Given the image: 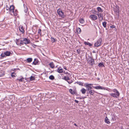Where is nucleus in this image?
Segmentation results:
<instances>
[{
    "label": "nucleus",
    "instance_id": "nucleus-60",
    "mask_svg": "<svg viewBox=\"0 0 129 129\" xmlns=\"http://www.w3.org/2000/svg\"><path fill=\"white\" fill-rule=\"evenodd\" d=\"M94 11V12H96V11Z\"/></svg>",
    "mask_w": 129,
    "mask_h": 129
},
{
    "label": "nucleus",
    "instance_id": "nucleus-9",
    "mask_svg": "<svg viewBox=\"0 0 129 129\" xmlns=\"http://www.w3.org/2000/svg\"><path fill=\"white\" fill-rule=\"evenodd\" d=\"M9 11L10 13H14V7L13 5H11L9 6Z\"/></svg>",
    "mask_w": 129,
    "mask_h": 129
},
{
    "label": "nucleus",
    "instance_id": "nucleus-42",
    "mask_svg": "<svg viewBox=\"0 0 129 129\" xmlns=\"http://www.w3.org/2000/svg\"><path fill=\"white\" fill-rule=\"evenodd\" d=\"M110 27L111 28H114L115 27V26L114 25H112L110 26Z\"/></svg>",
    "mask_w": 129,
    "mask_h": 129
},
{
    "label": "nucleus",
    "instance_id": "nucleus-13",
    "mask_svg": "<svg viewBox=\"0 0 129 129\" xmlns=\"http://www.w3.org/2000/svg\"><path fill=\"white\" fill-rule=\"evenodd\" d=\"M19 29L20 32H21L22 34L24 33V31L22 26L20 25L19 26Z\"/></svg>",
    "mask_w": 129,
    "mask_h": 129
},
{
    "label": "nucleus",
    "instance_id": "nucleus-62",
    "mask_svg": "<svg viewBox=\"0 0 129 129\" xmlns=\"http://www.w3.org/2000/svg\"><path fill=\"white\" fill-rule=\"evenodd\" d=\"M87 96H88V95H87Z\"/></svg>",
    "mask_w": 129,
    "mask_h": 129
},
{
    "label": "nucleus",
    "instance_id": "nucleus-50",
    "mask_svg": "<svg viewBox=\"0 0 129 129\" xmlns=\"http://www.w3.org/2000/svg\"><path fill=\"white\" fill-rule=\"evenodd\" d=\"M33 64L35 65V62L34 61L33 62Z\"/></svg>",
    "mask_w": 129,
    "mask_h": 129
},
{
    "label": "nucleus",
    "instance_id": "nucleus-46",
    "mask_svg": "<svg viewBox=\"0 0 129 129\" xmlns=\"http://www.w3.org/2000/svg\"><path fill=\"white\" fill-rule=\"evenodd\" d=\"M23 40L25 41V40H27V39L25 38Z\"/></svg>",
    "mask_w": 129,
    "mask_h": 129
},
{
    "label": "nucleus",
    "instance_id": "nucleus-56",
    "mask_svg": "<svg viewBox=\"0 0 129 129\" xmlns=\"http://www.w3.org/2000/svg\"><path fill=\"white\" fill-rule=\"evenodd\" d=\"M86 97H82L83 99H84L85 98H86Z\"/></svg>",
    "mask_w": 129,
    "mask_h": 129
},
{
    "label": "nucleus",
    "instance_id": "nucleus-58",
    "mask_svg": "<svg viewBox=\"0 0 129 129\" xmlns=\"http://www.w3.org/2000/svg\"><path fill=\"white\" fill-rule=\"evenodd\" d=\"M53 39L54 40H55L54 38H53Z\"/></svg>",
    "mask_w": 129,
    "mask_h": 129
},
{
    "label": "nucleus",
    "instance_id": "nucleus-17",
    "mask_svg": "<svg viewBox=\"0 0 129 129\" xmlns=\"http://www.w3.org/2000/svg\"><path fill=\"white\" fill-rule=\"evenodd\" d=\"M84 44L85 45H88L89 47H91L92 45V44L89 43L88 42H84Z\"/></svg>",
    "mask_w": 129,
    "mask_h": 129
},
{
    "label": "nucleus",
    "instance_id": "nucleus-49",
    "mask_svg": "<svg viewBox=\"0 0 129 129\" xmlns=\"http://www.w3.org/2000/svg\"><path fill=\"white\" fill-rule=\"evenodd\" d=\"M77 99H82V98L80 97H78L76 98Z\"/></svg>",
    "mask_w": 129,
    "mask_h": 129
},
{
    "label": "nucleus",
    "instance_id": "nucleus-40",
    "mask_svg": "<svg viewBox=\"0 0 129 129\" xmlns=\"http://www.w3.org/2000/svg\"><path fill=\"white\" fill-rule=\"evenodd\" d=\"M41 29H39L38 30V33L39 34H40V35L41 34Z\"/></svg>",
    "mask_w": 129,
    "mask_h": 129
},
{
    "label": "nucleus",
    "instance_id": "nucleus-41",
    "mask_svg": "<svg viewBox=\"0 0 129 129\" xmlns=\"http://www.w3.org/2000/svg\"><path fill=\"white\" fill-rule=\"evenodd\" d=\"M73 80H72L71 81H68V83H69V84H71L73 82Z\"/></svg>",
    "mask_w": 129,
    "mask_h": 129
},
{
    "label": "nucleus",
    "instance_id": "nucleus-3",
    "mask_svg": "<svg viewBox=\"0 0 129 129\" xmlns=\"http://www.w3.org/2000/svg\"><path fill=\"white\" fill-rule=\"evenodd\" d=\"M93 84H88L87 83H86L84 84V86L86 88V90H89L92 89V86Z\"/></svg>",
    "mask_w": 129,
    "mask_h": 129
},
{
    "label": "nucleus",
    "instance_id": "nucleus-29",
    "mask_svg": "<svg viewBox=\"0 0 129 129\" xmlns=\"http://www.w3.org/2000/svg\"><path fill=\"white\" fill-rule=\"evenodd\" d=\"M49 78L50 79L53 80L54 79V77L53 75H51L49 77Z\"/></svg>",
    "mask_w": 129,
    "mask_h": 129
},
{
    "label": "nucleus",
    "instance_id": "nucleus-20",
    "mask_svg": "<svg viewBox=\"0 0 129 129\" xmlns=\"http://www.w3.org/2000/svg\"><path fill=\"white\" fill-rule=\"evenodd\" d=\"M86 91V89H85L84 88H82L81 90V91L82 92V94H84Z\"/></svg>",
    "mask_w": 129,
    "mask_h": 129
},
{
    "label": "nucleus",
    "instance_id": "nucleus-4",
    "mask_svg": "<svg viewBox=\"0 0 129 129\" xmlns=\"http://www.w3.org/2000/svg\"><path fill=\"white\" fill-rule=\"evenodd\" d=\"M58 13L59 16L62 18H64L63 13L60 9H59L57 11Z\"/></svg>",
    "mask_w": 129,
    "mask_h": 129
},
{
    "label": "nucleus",
    "instance_id": "nucleus-27",
    "mask_svg": "<svg viewBox=\"0 0 129 129\" xmlns=\"http://www.w3.org/2000/svg\"><path fill=\"white\" fill-rule=\"evenodd\" d=\"M35 80V77L34 76H31L29 78V80L30 81H31Z\"/></svg>",
    "mask_w": 129,
    "mask_h": 129
},
{
    "label": "nucleus",
    "instance_id": "nucleus-16",
    "mask_svg": "<svg viewBox=\"0 0 129 129\" xmlns=\"http://www.w3.org/2000/svg\"><path fill=\"white\" fill-rule=\"evenodd\" d=\"M60 67H59L57 70V71L59 73H62L63 72V69L62 68L60 69Z\"/></svg>",
    "mask_w": 129,
    "mask_h": 129
},
{
    "label": "nucleus",
    "instance_id": "nucleus-14",
    "mask_svg": "<svg viewBox=\"0 0 129 129\" xmlns=\"http://www.w3.org/2000/svg\"><path fill=\"white\" fill-rule=\"evenodd\" d=\"M96 9L98 11V13H100V12L101 13L103 12V10L100 7H97V8Z\"/></svg>",
    "mask_w": 129,
    "mask_h": 129
},
{
    "label": "nucleus",
    "instance_id": "nucleus-1",
    "mask_svg": "<svg viewBox=\"0 0 129 129\" xmlns=\"http://www.w3.org/2000/svg\"><path fill=\"white\" fill-rule=\"evenodd\" d=\"M112 91L114 93H110V95L114 98H118L120 95V93L118 90L116 89H114Z\"/></svg>",
    "mask_w": 129,
    "mask_h": 129
},
{
    "label": "nucleus",
    "instance_id": "nucleus-15",
    "mask_svg": "<svg viewBox=\"0 0 129 129\" xmlns=\"http://www.w3.org/2000/svg\"><path fill=\"white\" fill-rule=\"evenodd\" d=\"M4 54L6 56H8L10 55L11 54V53L10 51H7L5 52H4Z\"/></svg>",
    "mask_w": 129,
    "mask_h": 129
},
{
    "label": "nucleus",
    "instance_id": "nucleus-31",
    "mask_svg": "<svg viewBox=\"0 0 129 129\" xmlns=\"http://www.w3.org/2000/svg\"><path fill=\"white\" fill-rule=\"evenodd\" d=\"M35 62V65L37 64L38 62V60L37 58H35L34 60Z\"/></svg>",
    "mask_w": 129,
    "mask_h": 129
},
{
    "label": "nucleus",
    "instance_id": "nucleus-43",
    "mask_svg": "<svg viewBox=\"0 0 129 129\" xmlns=\"http://www.w3.org/2000/svg\"><path fill=\"white\" fill-rule=\"evenodd\" d=\"M64 72L66 74H68V75H70V74L68 72H65V71H64Z\"/></svg>",
    "mask_w": 129,
    "mask_h": 129
},
{
    "label": "nucleus",
    "instance_id": "nucleus-61",
    "mask_svg": "<svg viewBox=\"0 0 129 129\" xmlns=\"http://www.w3.org/2000/svg\"><path fill=\"white\" fill-rule=\"evenodd\" d=\"M106 89L108 90L107 89H108V88H106Z\"/></svg>",
    "mask_w": 129,
    "mask_h": 129
},
{
    "label": "nucleus",
    "instance_id": "nucleus-34",
    "mask_svg": "<svg viewBox=\"0 0 129 129\" xmlns=\"http://www.w3.org/2000/svg\"><path fill=\"white\" fill-rule=\"evenodd\" d=\"M5 55L4 54V53H2L1 55V57L0 58H3L4 57H5Z\"/></svg>",
    "mask_w": 129,
    "mask_h": 129
},
{
    "label": "nucleus",
    "instance_id": "nucleus-11",
    "mask_svg": "<svg viewBox=\"0 0 129 129\" xmlns=\"http://www.w3.org/2000/svg\"><path fill=\"white\" fill-rule=\"evenodd\" d=\"M119 9V7L118 6H117L115 8H114V10L115 12L119 14L120 12Z\"/></svg>",
    "mask_w": 129,
    "mask_h": 129
},
{
    "label": "nucleus",
    "instance_id": "nucleus-25",
    "mask_svg": "<svg viewBox=\"0 0 129 129\" xmlns=\"http://www.w3.org/2000/svg\"><path fill=\"white\" fill-rule=\"evenodd\" d=\"M81 29L80 28L78 27L77 28L76 31L78 33H80L81 32Z\"/></svg>",
    "mask_w": 129,
    "mask_h": 129
},
{
    "label": "nucleus",
    "instance_id": "nucleus-53",
    "mask_svg": "<svg viewBox=\"0 0 129 129\" xmlns=\"http://www.w3.org/2000/svg\"><path fill=\"white\" fill-rule=\"evenodd\" d=\"M95 52L94 51H93V53H95Z\"/></svg>",
    "mask_w": 129,
    "mask_h": 129
},
{
    "label": "nucleus",
    "instance_id": "nucleus-5",
    "mask_svg": "<svg viewBox=\"0 0 129 129\" xmlns=\"http://www.w3.org/2000/svg\"><path fill=\"white\" fill-rule=\"evenodd\" d=\"M87 93L88 94H89L90 95H93L95 91L94 90H92V89L86 90Z\"/></svg>",
    "mask_w": 129,
    "mask_h": 129
},
{
    "label": "nucleus",
    "instance_id": "nucleus-30",
    "mask_svg": "<svg viewBox=\"0 0 129 129\" xmlns=\"http://www.w3.org/2000/svg\"><path fill=\"white\" fill-rule=\"evenodd\" d=\"M15 75H16V73L15 74V73L14 72H12L11 74V76L12 78L15 77L16 76H15Z\"/></svg>",
    "mask_w": 129,
    "mask_h": 129
},
{
    "label": "nucleus",
    "instance_id": "nucleus-47",
    "mask_svg": "<svg viewBox=\"0 0 129 129\" xmlns=\"http://www.w3.org/2000/svg\"><path fill=\"white\" fill-rule=\"evenodd\" d=\"M74 125L76 126H77V125L75 123L74 124Z\"/></svg>",
    "mask_w": 129,
    "mask_h": 129
},
{
    "label": "nucleus",
    "instance_id": "nucleus-36",
    "mask_svg": "<svg viewBox=\"0 0 129 129\" xmlns=\"http://www.w3.org/2000/svg\"><path fill=\"white\" fill-rule=\"evenodd\" d=\"M24 12H25V13H26L28 11V9H27V7H24Z\"/></svg>",
    "mask_w": 129,
    "mask_h": 129
},
{
    "label": "nucleus",
    "instance_id": "nucleus-26",
    "mask_svg": "<svg viewBox=\"0 0 129 129\" xmlns=\"http://www.w3.org/2000/svg\"><path fill=\"white\" fill-rule=\"evenodd\" d=\"M76 83L80 85L83 86V83L81 82L77 81L75 83Z\"/></svg>",
    "mask_w": 129,
    "mask_h": 129
},
{
    "label": "nucleus",
    "instance_id": "nucleus-48",
    "mask_svg": "<svg viewBox=\"0 0 129 129\" xmlns=\"http://www.w3.org/2000/svg\"><path fill=\"white\" fill-rule=\"evenodd\" d=\"M33 46H33V47H34V48H35L37 46L36 45H34V44H33Z\"/></svg>",
    "mask_w": 129,
    "mask_h": 129
},
{
    "label": "nucleus",
    "instance_id": "nucleus-24",
    "mask_svg": "<svg viewBox=\"0 0 129 129\" xmlns=\"http://www.w3.org/2000/svg\"><path fill=\"white\" fill-rule=\"evenodd\" d=\"M49 65L51 68H54V64L53 62L50 63L49 64Z\"/></svg>",
    "mask_w": 129,
    "mask_h": 129
},
{
    "label": "nucleus",
    "instance_id": "nucleus-38",
    "mask_svg": "<svg viewBox=\"0 0 129 129\" xmlns=\"http://www.w3.org/2000/svg\"><path fill=\"white\" fill-rule=\"evenodd\" d=\"M77 53H78V54H79L81 53V51L80 49H78L77 50Z\"/></svg>",
    "mask_w": 129,
    "mask_h": 129
},
{
    "label": "nucleus",
    "instance_id": "nucleus-8",
    "mask_svg": "<svg viewBox=\"0 0 129 129\" xmlns=\"http://www.w3.org/2000/svg\"><path fill=\"white\" fill-rule=\"evenodd\" d=\"M95 14L98 16L100 21H102L103 20V14H102L100 13H98L97 14L95 13Z\"/></svg>",
    "mask_w": 129,
    "mask_h": 129
},
{
    "label": "nucleus",
    "instance_id": "nucleus-21",
    "mask_svg": "<svg viewBox=\"0 0 129 129\" xmlns=\"http://www.w3.org/2000/svg\"><path fill=\"white\" fill-rule=\"evenodd\" d=\"M69 91L70 92V93L72 94H77L76 92H75L72 89H70L69 90Z\"/></svg>",
    "mask_w": 129,
    "mask_h": 129
},
{
    "label": "nucleus",
    "instance_id": "nucleus-44",
    "mask_svg": "<svg viewBox=\"0 0 129 129\" xmlns=\"http://www.w3.org/2000/svg\"><path fill=\"white\" fill-rule=\"evenodd\" d=\"M75 102L77 103H79V101L77 100H75Z\"/></svg>",
    "mask_w": 129,
    "mask_h": 129
},
{
    "label": "nucleus",
    "instance_id": "nucleus-23",
    "mask_svg": "<svg viewBox=\"0 0 129 129\" xmlns=\"http://www.w3.org/2000/svg\"><path fill=\"white\" fill-rule=\"evenodd\" d=\"M32 60V59L31 58H29L27 59L26 61L30 63L31 62Z\"/></svg>",
    "mask_w": 129,
    "mask_h": 129
},
{
    "label": "nucleus",
    "instance_id": "nucleus-12",
    "mask_svg": "<svg viewBox=\"0 0 129 129\" xmlns=\"http://www.w3.org/2000/svg\"><path fill=\"white\" fill-rule=\"evenodd\" d=\"M15 42L18 45L20 46H21L22 45H23L22 41H15Z\"/></svg>",
    "mask_w": 129,
    "mask_h": 129
},
{
    "label": "nucleus",
    "instance_id": "nucleus-55",
    "mask_svg": "<svg viewBox=\"0 0 129 129\" xmlns=\"http://www.w3.org/2000/svg\"><path fill=\"white\" fill-rule=\"evenodd\" d=\"M16 70V69H13V71H15V70Z\"/></svg>",
    "mask_w": 129,
    "mask_h": 129
},
{
    "label": "nucleus",
    "instance_id": "nucleus-19",
    "mask_svg": "<svg viewBox=\"0 0 129 129\" xmlns=\"http://www.w3.org/2000/svg\"><path fill=\"white\" fill-rule=\"evenodd\" d=\"M62 79L68 82V80H70V78L69 77H66L65 76L63 78H62Z\"/></svg>",
    "mask_w": 129,
    "mask_h": 129
},
{
    "label": "nucleus",
    "instance_id": "nucleus-18",
    "mask_svg": "<svg viewBox=\"0 0 129 129\" xmlns=\"http://www.w3.org/2000/svg\"><path fill=\"white\" fill-rule=\"evenodd\" d=\"M105 122L107 124H109L110 123V122L108 118L106 117L105 119Z\"/></svg>",
    "mask_w": 129,
    "mask_h": 129
},
{
    "label": "nucleus",
    "instance_id": "nucleus-2",
    "mask_svg": "<svg viewBox=\"0 0 129 129\" xmlns=\"http://www.w3.org/2000/svg\"><path fill=\"white\" fill-rule=\"evenodd\" d=\"M88 62L91 66H92L94 63V59H93L90 56L88 55Z\"/></svg>",
    "mask_w": 129,
    "mask_h": 129
},
{
    "label": "nucleus",
    "instance_id": "nucleus-52",
    "mask_svg": "<svg viewBox=\"0 0 129 129\" xmlns=\"http://www.w3.org/2000/svg\"><path fill=\"white\" fill-rule=\"evenodd\" d=\"M53 41L52 42V43H54V42H55V41Z\"/></svg>",
    "mask_w": 129,
    "mask_h": 129
},
{
    "label": "nucleus",
    "instance_id": "nucleus-10",
    "mask_svg": "<svg viewBox=\"0 0 129 129\" xmlns=\"http://www.w3.org/2000/svg\"><path fill=\"white\" fill-rule=\"evenodd\" d=\"M89 18L93 20H95L97 19V16L95 15H90L89 16Z\"/></svg>",
    "mask_w": 129,
    "mask_h": 129
},
{
    "label": "nucleus",
    "instance_id": "nucleus-37",
    "mask_svg": "<svg viewBox=\"0 0 129 129\" xmlns=\"http://www.w3.org/2000/svg\"><path fill=\"white\" fill-rule=\"evenodd\" d=\"M80 23H83L84 22V20L82 19H81L80 20Z\"/></svg>",
    "mask_w": 129,
    "mask_h": 129
},
{
    "label": "nucleus",
    "instance_id": "nucleus-28",
    "mask_svg": "<svg viewBox=\"0 0 129 129\" xmlns=\"http://www.w3.org/2000/svg\"><path fill=\"white\" fill-rule=\"evenodd\" d=\"M98 66L99 67H104V65L103 64V63H99Z\"/></svg>",
    "mask_w": 129,
    "mask_h": 129
},
{
    "label": "nucleus",
    "instance_id": "nucleus-35",
    "mask_svg": "<svg viewBox=\"0 0 129 129\" xmlns=\"http://www.w3.org/2000/svg\"><path fill=\"white\" fill-rule=\"evenodd\" d=\"M17 11L16 10H15V11L14 10V13H13V14L14 16H16L17 15Z\"/></svg>",
    "mask_w": 129,
    "mask_h": 129
},
{
    "label": "nucleus",
    "instance_id": "nucleus-51",
    "mask_svg": "<svg viewBox=\"0 0 129 129\" xmlns=\"http://www.w3.org/2000/svg\"><path fill=\"white\" fill-rule=\"evenodd\" d=\"M75 95H76L77 96H78L79 95V94H78L77 93L76 94H75Z\"/></svg>",
    "mask_w": 129,
    "mask_h": 129
},
{
    "label": "nucleus",
    "instance_id": "nucleus-7",
    "mask_svg": "<svg viewBox=\"0 0 129 129\" xmlns=\"http://www.w3.org/2000/svg\"><path fill=\"white\" fill-rule=\"evenodd\" d=\"M102 42L100 41H97L94 44V47H98L100 46Z\"/></svg>",
    "mask_w": 129,
    "mask_h": 129
},
{
    "label": "nucleus",
    "instance_id": "nucleus-64",
    "mask_svg": "<svg viewBox=\"0 0 129 129\" xmlns=\"http://www.w3.org/2000/svg\"><path fill=\"white\" fill-rule=\"evenodd\" d=\"M1 76H0V77H1Z\"/></svg>",
    "mask_w": 129,
    "mask_h": 129
},
{
    "label": "nucleus",
    "instance_id": "nucleus-57",
    "mask_svg": "<svg viewBox=\"0 0 129 129\" xmlns=\"http://www.w3.org/2000/svg\"><path fill=\"white\" fill-rule=\"evenodd\" d=\"M95 76H96L97 74H96V73H95Z\"/></svg>",
    "mask_w": 129,
    "mask_h": 129
},
{
    "label": "nucleus",
    "instance_id": "nucleus-6",
    "mask_svg": "<svg viewBox=\"0 0 129 129\" xmlns=\"http://www.w3.org/2000/svg\"><path fill=\"white\" fill-rule=\"evenodd\" d=\"M93 88L97 89H104L107 90V89H105V88L104 87H102V86H99L96 87L92 86Z\"/></svg>",
    "mask_w": 129,
    "mask_h": 129
},
{
    "label": "nucleus",
    "instance_id": "nucleus-39",
    "mask_svg": "<svg viewBox=\"0 0 129 129\" xmlns=\"http://www.w3.org/2000/svg\"><path fill=\"white\" fill-rule=\"evenodd\" d=\"M6 8L7 10H9V7H8L7 5H6Z\"/></svg>",
    "mask_w": 129,
    "mask_h": 129
},
{
    "label": "nucleus",
    "instance_id": "nucleus-22",
    "mask_svg": "<svg viewBox=\"0 0 129 129\" xmlns=\"http://www.w3.org/2000/svg\"><path fill=\"white\" fill-rule=\"evenodd\" d=\"M23 43V45L24 44H28L30 43V41H22Z\"/></svg>",
    "mask_w": 129,
    "mask_h": 129
},
{
    "label": "nucleus",
    "instance_id": "nucleus-32",
    "mask_svg": "<svg viewBox=\"0 0 129 129\" xmlns=\"http://www.w3.org/2000/svg\"><path fill=\"white\" fill-rule=\"evenodd\" d=\"M24 78L23 77L22 78H21L20 79H17V80H19V81L20 82H22L24 81Z\"/></svg>",
    "mask_w": 129,
    "mask_h": 129
},
{
    "label": "nucleus",
    "instance_id": "nucleus-63",
    "mask_svg": "<svg viewBox=\"0 0 129 129\" xmlns=\"http://www.w3.org/2000/svg\"><path fill=\"white\" fill-rule=\"evenodd\" d=\"M39 42V41H37V42Z\"/></svg>",
    "mask_w": 129,
    "mask_h": 129
},
{
    "label": "nucleus",
    "instance_id": "nucleus-59",
    "mask_svg": "<svg viewBox=\"0 0 129 129\" xmlns=\"http://www.w3.org/2000/svg\"><path fill=\"white\" fill-rule=\"evenodd\" d=\"M112 119H113V120H114V119H113V118H112Z\"/></svg>",
    "mask_w": 129,
    "mask_h": 129
},
{
    "label": "nucleus",
    "instance_id": "nucleus-54",
    "mask_svg": "<svg viewBox=\"0 0 129 129\" xmlns=\"http://www.w3.org/2000/svg\"><path fill=\"white\" fill-rule=\"evenodd\" d=\"M97 79L98 80H100V78H98Z\"/></svg>",
    "mask_w": 129,
    "mask_h": 129
},
{
    "label": "nucleus",
    "instance_id": "nucleus-33",
    "mask_svg": "<svg viewBox=\"0 0 129 129\" xmlns=\"http://www.w3.org/2000/svg\"><path fill=\"white\" fill-rule=\"evenodd\" d=\"M107 24V22H104L102 23V24L103 26L104 27L106 28V25Z\"/></svg>",
    "mask_w": 129,
    "mask_h": 129
},
{
    "label": "nucleus",
    "instance_id": "nucleus-45",
    "mask_svg": "<svg viewBox=\"0 0 129 129\" xmlns=\"http://www.w3.org/2000/svg\"><path fill=\"white\" fill-rule=\"evenodd\" d=\"M63 68H64V69L66 70H67V68H66V67L65 66Z\"/></svg>",
    "mask_w": 129,
    "mask_h": 129
}]
</instances>
